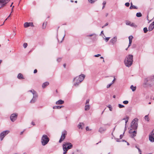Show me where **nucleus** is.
<instances>
[{
  "mask_svg": "<svg viewBox=\"0 0 154 154\" xmlns=\"http://www.w3.org/2000/svg\"><path fill=\"white\" fill-rule=\"evenodd\" d=\"M107 106V107H108L109 108V110L110 111H112V108L110 105V104L108 105Z\"/></svg>",
  "mask_w": 154,
  "mask_h": 154,
  "instance_id": "33",
  "label": "nucleus"
},
{
  "mask_svg": "<svg viewBox=\"0 0 154 154\" xmlns=\"http://www.w3.org/2000/svg\"><path fill=\"white\" fill-rule=\"evenodd\" d=\"M24 132V131H22L21 133H20V135H22L23 133Z\"/></svg>",
  "mask_w": 154,
  "mask_h": 154,
  "instance_id": "60",
  "label": "nucleus"
},
{
  "mask_svg": "<svg viewBox=\"0 0 154 154\" xmlns=\"http://www.w3.org/2000/svg\"><path fill=\"white\" fill-rule=\"evenodd\" d=\"M106 128L101 127L98 130V131L100 133H102L105 132L106 131Z\"/></svg>",
  "mask_w": 154,
  "mask_h": 154,
  "instance_id": "18",
  "label": "nucleus"
},
{
  "mask_svg": "<svg viewBox=\"0 0 154 154\" xmlns=\"http://www.w3.org/2000/svg\"><path fill=\"white\" fill-rule=\"evenodd\" d=\"M31 124L33 125H35V123L33 122H32Z\"/></svg>",
  "mask_w": 154,
  "mask_h": 154,
  "instance_id": "56",
  "label": "nucleus"
},
{
  "mask_svg": "<svg viewBox=\"0 0 154 154\" xmlns=\"http://www.w3.org/2000/svg\"><path fill=\"white\" fill-rule=\"evenodd\" d=\"M17 78L19 79H23L24 78L23 75L21 73H19L17 75Z\"/></svg>",
  "mask_w": 154,
  "mask_h": 154,
  "instance_id": "25",
  "label": "nucleus"
},
{
  "mask_svg": "<svg viewBox=\"0 0 154 154\" xmlns=\"http://www.w3.org/2000/svg\"><path fill=\"white\" fill-rule=\"evenodd\" d=\"M118 106L120 108H122L125 107L124 106L122 105H121V104H119Z\"/></svg>",
  "mask_w": 154,
  "mask_h": 154,
  "instance_id": "42",
  "label": "nucleus"
},
{
  "mask_svg": "<svg viewBox=\"0 0 154 154\" xmlns=\"http://www.w3.org/2000/svg\"><path fill=\"white\" fill-rule=\"evenodd\" d=\"M136 16L137 17H140L142 16V15L141 13L138 12L136 14Z\"/></svg>",
  "mask_w": 154,
  "mask_h": 154,
  "instance_id": "31",
  "label": "nucleus"
},
{
  "mask_svg": "<svg viewBox=\"0 0 154 154\" xmlns=\"http://www.w3.org/2000/svg\"><path fill=\"white\" fill-rule=\"evenodd\" d=\"M123 137V135L121 134L120 136V139H121Z\"/></svg>",
  "mask_w": 154,
  "mask_h": 154,
  "instance_id": "55",
  "label": "nucleus"
},
{
  "mask_svg": "<svg viewBox=\"0 0 154 154\" xmlns=\"http://www.w3.org/2000/svg\"><path fill=\"white\" fill-rule=\"evenodd\" d=\"M24 26L25 28H27L29 26L33 27L34 26L33 23L32 22H26L24 23Z\"/></svg>",
  "mask_w": 154,
  "mask_h": 154,
  "instance_id": "12",
  "label": "nucleus"
},
{
  "mask_svg": "<svg viewBox=\"0 0 154 154\" xmlns=\"http://www.w3.org/2000/svg\"><path fill=\"white\" fill-rule=\"evenodd\" d=\"M65 36V33H64V35L63 36H62L61 37V40H60V38H57V40H58V42H60V43H61L62 42V41H63L64 38Z\"/></svg>",
  "mask_w": 154,
  "mask_h": 154,
  "instance_id": "22",
  "label": "nucleus"
},
{
  "mask_svg": "<svg viewBox=\"0 0 154 154\" xmlns=\"http://www.w3.org/2000/svg\"><path fill=\"white\" fill-rule=\"evenodd\" d=\"M86 130L87 131H91V129H90L89 128H88V126H87V127H86Z\"/></svg>",
  "mask_w": 154,
  "mask_h": 154,
  "instance_id": "47",
  "label": "nucleus"
},
{
  "mask_svg": "<svg viewBox=\"0 0 154 154\" xmlns=\"http://www.w3.org/2000/svg\"><path fill=\"white\" fill-rule=\"evenodd\" d=\"M154 28V22H153L149 25L148 28V30L149 31H152Z\"/></svg>",
  "mask_w": 154,
  "mask_h": 154,
  "instance_id": "13",
  "label": "nucleus"
},
{
  "mask_svg": "<svg viewBox=\"0 0 154 154\" xmlns=\"http://www.w3.org/2000/svg\"><path fill=\"white\" fill-rule=\"evenodd\" d=\"M133 37L132 35H131L129 36L128 37L129 40V43L128 46V47H129L130 46L131 43L132 42V40L133 39Z\"/></svg>",
  "mask_w": 154,
  "mask_h": 154,
  "instance_id": "19",
  "label": "nucleus"
},
{
  "mask_svg": "<svg viewBox=\"0 0 154 154\" xmlns=\"http://www.w3.org/2000/svg\"><path fill=\"white\" fill-rule=\"evenodd\" d=\"M112 83H111L110 84H109V85H107L106 87L107 88H108L110 87V86L112 85Z\"/></svg>",
  "mask_w": 154,
  "mask_h": 154,
  "instance_id": "46",
  "label": "nucleus"
},
{
  "mask_svg": "<svg viewBox=\"0 0 154 154\" xmlns=\"http://www.w3.org/2000/svg\"><path fill=\"white\" fill-rule=\"evenodd\" d=\"M128 118H129V117L128 116H126L125 118H124L122 119V120H125V131L123 133V134H124L125 131L126 130V123L127 122H128Z\"/></svg>",
  "mask_w": 154,
  "mask_h": 154,
  "instance_id": "17",
  "label": "nucleus"
},
{
  "mask_svg": "<svg viewBox=\"0 0 154 154\" xmlns=\"http://www.w3.org/2000/svg\"><path fill=\"white\" fill-rule=\"evenodd\" d=\"M89 99H87L86 100V104H88L89 103Z\"/></svg>",
  "mask_w": 154,
  "mask_h": 154,
  "instance_id": "51",
  "label": "nucleus"
},
{
  "mask_svg": "<svg viewBox=\"0 0 154 154\" xmlns=\"http://www.w3.org/2000/svg\"><path fill=\"white\" fill-rule=\"evenodd\" d=\"M93 36V39L91 38L93 40H94L96 39V35L95 33H93L91 34L88 35H87V37H91Z\"/></svg>",
  "mask_w": 154,
  "mask_h": 154,
  "instance_id": "16",
  "label": "nucleus"
},
{
  "mask_svg": "<svg viewBox=\"0 0 154 154\" xmlns=\"http://www.w3.org/2000/svg\"><path fill=\"white\" fill-rule=\"evenodd\" d=\"M110 38V37H106V38H105V39L106 42H107L109 40V39Z\"/></svg>",
  "mask_w": 154,
  "mask_h": 154,
  "instance_id": "45",
  "label": "nucleus"
},
{
  "mask_svg": "<svg viewBox=\"0 0 154 154\" xmlns=\"http://www.w3.org/2000/svg\"><path fill=\"white\" fill-rule=\"evenodd\" d=\"M10 132L8 130H6L4 131L1 132L0 134V140H2L4 139V137L7 134H8Z\"/></svg>",
  "mask_w": 154,
  "mask_h": 154,
  "instance_id": "6",
  "label": "nucleus"
},
{
  "mask_svg": "<svg viewBox=\"0 0 154 154\" xmlns=\"http://www.w3.org/2000/svg\"><path fill=\"white\" fill-rule=\"evenodd\" d=\"M89 2L91 4H93L94 3L95 1L94 0H88Z\"/></svg>",
  "mask_w": 154,
  "mask_h": 154,
  "instance_id": "40",
  "label": "nucleus"
},
{
  "mask_svg": "<svg viewBox=\"0 0 154 154\" xmlns=\"http://www.w3.org/2000/svg\"><path fill=\"white\" fill-rule=\"evenodd\" d=\"M130 26L131 27H136L137 26L134 23H131Z\"/></svg>",
  "mask_w": 154,
  "mask_h": 154,
  "instance_id": "36",
  "label": "nucleus"
},
{
  "mask_svg": "<svg viewBox=\"0 0 154 154\" xmlns=\"http://www.w3.org/2000/svg\"><path fill=\"white\" fill-rule=\"evenodd\" d=\"M82 125H84V123L83 122L80 123L78 125V127L79 129H82Z\"/></svg>",
  "mask_w": 154,
  "mask_h": 154,
  "instance_id": "27",
  "label": "nucleus"
},
{
  "mask_svg": "<svg viewBox=\"0 0 154 154\" xmlns=\"http://www.w3.org/2000/svg\"><path fill=\"white\" fill-rule=\"evenodd\" d=\"M85 77V75H84L82 74L75 78L73 80L74 82L73 85L75 87L78 86L79 84L84 79Z\"/></svg>",
  "mask_w": 154,
  "mask_h": 154,
  "instance_id": "1",
  "label": "nucleus"
},
{
  "mask_svg": "<svg viewBox=\"0 0 154 154\" xmlns=\"http://www.w3.org/2000/svg\"><path fill=\"white\" fill-rule=\"evenodd\" d=\"M113 98H116V95H114L113 96Z\"/></svg>",
  "mask_w": 154,
  "mask_h": 154,
  "instance_id": "62",
  "label": "nucleus"
},
{
  "mask_svg": "<svg viewBox=\"0 0 154 154\" xmlns=\"http://www.w3.org/2000/svg\"><path fill=\"white\" fill-rule=\"evenodd\" d=\"M4 24H5V22H4L3 23H2V25H1V26H2L3 25H4Z\"/></svg>",
  "mask_w": 154,
  "mask_h": 154,
  "instance_id": "64",
  "label": "nucleus"
},
{
  "mask_svg": "<svg viewBox=\"0 0 154 154\" xmlns=\"http://www.w3.org/2000/svg\"><path fill=\"white\" fill-rule=\"evenodd\" d=\"M38 97V94H34V95H33V98L32 99L30 100V103H34L36 101Z\"/></svg>",
  "mask_w": 154,
  "mask_h": 154,
  "instance_id": "10",
  "label": "nucleus"
},
{
  "mask_svg": "<svg viewBox=\"0 0 154 154\" xmlns=\"http://www.w3.org/2000/svg\"><path fill=\"white\" fill-rule=\"evenodd\" d=\"M28 91L31 92L32 94L33 95H34V94H38L34 90H29Z\"/></svg>",
  "mask_w": 154,
  "mask_h": 154,
  "instance_id": "29",
  "label": "nucleus"
},
{
  "mask_svg": "<svg viewBox=\"0 0 154 154\" xmlns=\"http://www.w3.org/2000/svg\"><path fill=\"white\" fill-rule=\"evenodd\" d=\"M101 55L100 54H97L96 55H94V57H98L100 56Z\"/></svg>",
  "mask_w": 154,
  "mask_h": 154,
  "instance_id": "48",
  "label": "nucleus"
},
{
  "mask_svg": "<svg viewBox=\"0 0 154 154\" xmlns=\"http://www.w3.org/2000/svg\"><path fill=\"white\" fill-rule=\"evenodd\" d=\"M125 5L126 6V7H128L129 6V5H130V3H129V2H127V3H126L125 4Z\"/></svg>",
  "mask_w": 154,
  "mask_h": 154,
  "instance_id": "44",
  "label": "nucleus"
},
{
  "mask_svg": "<svg viewBox=\"0 0 154 154\" xmlns=\"http://www.w3.org/2000/svg\"><path fill=\"white\" fill-rule=\"evenodd\" d=\"M149 77L151 81L152 82L154 81V75Z\"/></svg>",
  "mask_w": 154,
  "mask_h": 154,
  "instance_id": "38",
  "label": "nucleus"
},
{
  "mask_svg": "<svg viewBox=\"0 0 154 154\" xmlns=\"http://www.w3.org/2000/svg\"><path fill=\"white\" fill-rule=\"evenodd\" d=\"M138 149L139 151V152L140 154H141V150L139 149L138 148Z\"/></svg>",
  "mask_w": 154,
  "mask_h": 154,
  "instance_id": "50",
  "label": "nucleus"
},
{
  "mask_svg": "<svg viewBox=\"0 0 154 154\" xmlns=\"http://www.w3.org/2000/svg\"><path fill=\"white\" fill-rule=\"evenodd\" d=\"M64 103V101L63 100H60L57 101L56 103V104H62Z\"/></svg>",
  "mask_w": 154,
  "mask_h": 154,
  "instance_id": "23",
  "label": "nucleus"
},
{
  "mask_svg": "<svg viewBox=\"0 0 154 154\" xmlns=\"http://www.w3.org/2000/svg\"><path fill=\"white\" fill-rule=\"evenodd\" d=\"M18 114L14 113L12 114L10 116V119L12 122H14L17 119Z\"/></svg>",
  "mask_w": 154,
  "mask_h": 154,
  "instance_id": "8",
  "label": "nucleus"
},
{
  "mask_svg": "<svg viewBox=\"0 0 154 154\" xmlns=\"http://www.w3.org/2000/svg\"><path fill=\"white\" fill-rule=\"evenodd\" d=\"M49 138L46 135H43L42 136L41 140L42 145L43 146L46 145L49 142Z\"/></svg>",
  "mask_w": 154,
  "mask_h": 154,
  "instance_id": "4",
  "label": "nucleus"
},
{
  "mask_svg": "<svg viewBox=\"0 0 154 154\" xmlns=\"http://www.w3.org/2000/svg\"><path fill=\"white\" fill-rule=\"evenodd\" d=\"M47 22H44L43 23V25H42V29H45L46 27V26H47Z\"/></svg>",
  "mask_w": 154,
  "mask_h": 154,
  "instance_id": "26",
  "label": "nucleus"
},
{
  "mask_svg": "<svg viewBox=\"0 0 154 154\" xmlns=\"http://www.w3.org/2000/svg\"><path fill=\"white\" fill-rule=\"evenodd\" d=\"M113 77H114V79L113 80V81H112V82L111 83H112V84L114 83V82L116 80L115 76H114Z\"/></svg>",
  "mask_w": 154,
  "mask_h": 154,
  "instance_id": "52",
  "label": "nucleus"
},
{
  "mask_svg": "<svg viewBox=\"0 0 154 154\" xmlns=\"http://www.w3.org/2000/svg\"><path fill=\"white\" fill-rule=\"evenodd\" d=\"M63 67H64V68H65L66 67V65L65 64H63Z\"/></svg>",
  "mask_w": 154,
  "mask_h": 154,
  "instance_id": "59",
  "label": "nucleus"
},
{
  "mask_svg": "<svg viewBox=\"0 0 154 154\" xmlns=\"http://www.w3.org/2000/svg\"><path fill=\"white\" fill-rule=\"evenodd\" d=\"M149 81H151V80H150V77H149L147 78H145V79H144V84L145 85H147V82Z\"/></svg>",
  "mask_w": 154,
  "mask_h": 154,
  "instance_id": "20",
  "label": "nucleus"
},
{
  "mask_svg": "<svg viewBox=\"0 0 154 154\" xmlns=\"http://www.w3.org/2000/svg\"><path fill=\"white\" fill-rule=\"evenodd\" d=\"M138 120L137 119L135 118L132 121L131 123V127L135 130H136L137 128L138 124L136 122Z\"/></svg>",
  "mask_w": 154,
  "mask_h": 154,
  "instance_id": "5",
  "label": "nucleus"
},
{
  "mask_svg": "<svg viewBox=\"0 0 154 154\" xmlns=\"http://www.w3.org/2000/svg\"><path fill=\"white\" fill-rule=\"evenodd\" d=\"M61 59L60 58H59L57 59V61L58 62H60V61Z\"/></svg>",
  "mask_w": 154,
  "mask_h": 154,
  "instance_id": "49",
  "label": "nucleus"
},
{
  "mask_svg": "<svg viewBox=\"0 0 154 154\" xmlns=\"http://www.w3.org/2000/svg\"><path fill=\"white\" fill-rule=\"evenodd\" d=\"M63 106H55L53 107L54 109H60Z\"/></svg>",
  "mask_w": 154,
  "mask_h": 154,
  "instance_id": "30",
  "label": "nucleus"
},
{
  "mask_svg": "<svg viewBox=\"0 0 154 154\" xmlns=\"http://www.w3.org/2000/svg\"><path fill=\"white\" fill-rule=\"evenodd\" d=\"M106 1H104L103 3V6L102 7L103 9L105 7V5H106Z\"/></svg>",
  "mask_w": 154,
  "mask_h": 154,
  "instance_id": "37",
  "label": "nucleus"
},
{
  "mask_svg": "<svg viewBox=\"0 0 154 154\" xmlns=\"http://www.w3.org/2000/svg\"><path fill=\"white\" fill-rule=\"evenodd\" d=\"M131 4V6L129 8L130 9H137V7L135 6H134V5H133V4L132 2H131L130 3Z\"/></svg>",
  "mask_w": 154,
  "mask_h": 154,
  "instance_id": "24",
  "label": "nucleus"
},
{
  "mask_svg": "<svg viewBox=\"0 0 154 154\" xmlns=\"http://www.w3.org/2000/svg\"><path fill=\"white\" fill-rule=\"evenodd\" d=\"M143 30L144 31V32L145 33H146L147 31H148L146 27L144 28Z\"/></svg>",
  "mask_w": 154,
  "mask_h": 154,
  "instance_id": "39",
  "label": "nucleus"
},
{
  "mask_svg": "<svg viewBox=\"0 0 154 154\" xmlns=\"http://www.w3.org/2000/svg\"><path fill=\"white\" fill-rule=\"evenodd\" d=\"M130 88L133 91H134L136 90V86H134L133 85H131L130 87Z\"/></svg>",
  "mask_w": 154,
  "mask_h": 154,
  "instance_id": "28",
  "label": "nucleus"
},
{
  "mask_svg": "<svg viewBox=\"0 0 154 154\" xmlns=\"http://www.w3.org/2000/svg\"><path fill=\"white\" fill-rule=\"evenodd\" d=\"M14 7V6H13L12 7V8H11V13L13 11V8Z\"/></svg>",
  "mask_w": 154,
  "mask_h": 154,
  "instance_id": "57",
  "label": "nucleus"
},
{
  "mask_svg": "<svg viewBox=\"0 0 154 154\" xmlns=\"http://www.w3.org/2000/svg\"><path fill=\"white\" fill-rule=\"evenodd\" d=\"M72 147V144L67 142H64L63 145V149L64 152L63 154H66L68 149H71Z\"/></svg>",
  "mask_w": 154,
  "mask_h": 154,
  "instance_id": "3",
  "label": "nucleus"
},
{
  "mask_svg": "<svg viewBox=\"0 0 154 154\" xmlns=\"http://www.w3.org/2000/svg\"><path fill=\"white\" fill-rule=\"evenodd\" d=\"M122 141H123V142H127L126 141V140H122Z\"/></svg>",
  "mask_w": 154,
  "mask_h": 154,
  "instance_id": "61",
  "label": "nucleus"
},
{
  "mask_svg": "<svg viewBox=\"0 0 154 154\" xmlns=\"http://www.w3.org/2000/svg\"><path fill=\"white\" fill-rule=\"evenodd\" d=\"M67 134V132L66 131H63L62 133V135L59 142L61 143L64 139L66 135Z\"/></svg>",
  "mask_w": 154,
  "mask_h": 154,
  "instance_id": "7",
  "label": "nucleus"
},
{
  "mask_svg": "<svg viewBox=\"0 0 154 154\" xmlns=\"http://www.w3.org/2000/svg\"><path fill=\"white\" fill-rule=\"evenodd\" d=\"M149 140L151 142H154V133L153 132V131L151 132L149 135Z\"/></svg>",
  "mask_w": 154,
  "mask_h": 154,
  "instance_id": "9",
  "label": "nucleus"
},
{
  "mask_svg": "<svg viewBox=\"0 0 154 154\" xmlns=\"http://www.w3.org/2000/svg\"><path fill=\"white\" fill-rule=\"evenodd\" d=\"M131 129L129 131V133H131V137L132 138H134L135 136H136L137 134V132L135 130H134L132 132L131 131Z\"/></svg>",
  "mask_w": 154,
  "mask_h": 154,
  "instance_id": "11",
  "label": "nucleus"
},
{
  "mask_svg": "<svg viewBox=\"0 0 154 154\" xmlns=\"http://www.w3.org/2000/svg\"><path fill=\"white\" fill-rule=\"evenodd\" d=\"M90 109V106L89 105H86L85 106V110H88Z\"/></svg>",
  "mask_w": 154,
  "mask_h": 154,
  "instance_id": "32",
  "label": "nucleus"
},
{
  "mask_svg": "<svg viewBox=\"0 0 154 154\" xmlns=\"http://www.w3.org/2000/svg\"><path fill=\"white\" fill-rule=\"evenodd\" d=\"M11 14H11H10L9 15V16L8 17V18L9 17H10Z\"/></svg>",
  "mask_w": 154,
  "mask_h": 154,
  "instance_id": "63",
  "label": "nucleus"
},
{
  "mask_svg": "<svg viewBox=\"0 0 154 154\" xmlns=\"http://www.w3.org/2000/svg\"><path fill=\"white\" fill-rule=\"evenodd\" d=\"M10 0H4L3 2H1V3L2 4L1 5V6L0 7V8H1L2 7L5 6L6 4L8 3Z\"/></svg>",
  "mask_w": 154,
  "mask_h": 154,
  "instance_id": "14",
  "label": "nucleus"
},
{
  "mask_svg": "<svg viewBox=\"0 0 154 154\" xmlns=\"http://www.w3.org/2000/svg\"><path fill=\"white\" fill-rule=\"evenodd\" d=\"M131 23L128 20H127L125 22L126 24L127 25H129L130 26Z\"/></svg>",
  "mask_w": 154,
  "mask_h": 154,
  "instance_id": "34",
  "label": "nucleus"
},
{
  "mask_svg": "<svg viewBox=\"0 0 154 154\" xmlns=\"http://www.w3.org/2000/svg\"><path fill=\"white\" fill-rule=\"evenodd\" d=\"M37 72V70L36 69H35L34 70V73H36Z\"/></svg>",
  "mask_w": 154,
  "mask_h": 154,
  "instance_id": "54",
  "label": "nucleus"
},
{
  "mask_svg": "<svg viewBox=\"0 0 154 154\" xmlns=\"http://www.w3.org/2000/svg\"><path fill=\"white\" fill-rule=\"evenodd\" d=\"M123 103L125 104H127L128 103V101L127 100H125L123 101Z\"/></svg>",
  "mask_w": 154,
  "mask_h": 154,
  "instance_id": "43",
  "label": "nucleus"
},
{
  "mask_svg": "<svg viewBox=\"0 0 154 154\" xmlns=\"http://www.w3.org/2000/svg\"><path fill=\"white\" fill-rule=\"evenodd\" d=\"M108 23H106L105 24V25L102 27V28H103L105 26H107L108 25Z\"/></svg>",
  "mask_w": 154,
  "mask_h": 154,
  "instance_id": "53",
  "label": "nucleus"
},
{
  "mask_svg": "<svg viewBox=\"0 0 154 154\" xmlns=\"http://www.w3.org/2000/svg\"><path fill=\"white\" fill-rule=\"evenodd\" d=\"M144 119L145 120L147 121L148 122L149 121V118L148 115L145 116L144 117Z\"/></svg>",
  "mask_w": 154,
  "mask_h": 154,
  "instance_id": "35",
  "label": "nucleus"
},
{
  "mask_svg": "<svg viewBox=\"0 0 154 154\" xmlns=\"http://www.w3.org/2000/svg\"><path fill=\"white\" fill-rule=\"evenodd\" d=\"M49 85V83L48 82H45L42 85V88H46L47 86H48Z\"/></svg>",
  "mask_w": 154,
  "mask_h": 154,
  "instance_id": "21",
  "label": "nucleus"
},
{
  "mask_svg": "<svg viewBox=\"0 0 154 154\" xmlns=\"http://www.w3.org/2000/svg\"><path fill=\"white\" fill-rule=\"evenodd\" d=\"M116 41L117 37L115 36L110 40V42L111 43L112 45H114L116 43Z\"/></svg>",
  "mask_w": 154,
  "mask_h": 154,
  "instance_id": "15",
  "label": "nucleus"
},
{
  "mask_svg": "<svg viewBox=\"0 0 154 154\" xmlns=\"http://www.w3.org/2000/svg\"><path fill=\"white\" fill-rule=\"evenodd\" d=\"M27 44L26 43H25L23 44V47L24 48H26L27 46Z\"/></svg>",
  "mask_w": 154,
  "mask_h": 154,
  "instance_id": "41",
  "label": "nucleus"
},
{
  "mask_svg": "<svg viewBox=\"0 0 154 154\" xmlns=\"http://www.w3.org/2000/svg\"><path fill=\"white\" fill-rule=\"evenodd\" d=\"M133 61V56L129 54L126 57L124 61V63L126 66L129 67L132 64Z\"/></svg>",
  "mask_w": 154,
  "mask_h": 154,
  "instance_id": "2",
  "label": "nucleus"
},
{
  "mask_svg": "<svg viewBox=\"0 0 154 154\" xmlns=\"http://www.w3.org/2000/svg\"><path fill=\"white\" fill-rule=\"evenodd\" d=\"M4 0H0V3H1V2H3V1Z\"/></svg>",
  "mask_w": 154,
  "mask_h": 154,
  "instance_id": "58",
  "label": "nucleus"
}]
</instances>
